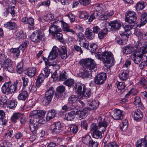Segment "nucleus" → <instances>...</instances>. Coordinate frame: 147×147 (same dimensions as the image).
<instances>
[{
	"label": "nucleus",
	"instance_id": "1",
	"mask_svg": "<svg viewBox=\"0 0 147 147\" xmlns=\"http://www.w3.org/2000/svg\"><path fill=\"white\" fill-rule=\"evenodd\" d=\"M61 50L56 46H54L48 56L49 59L51 60L54 59L59 55H61L62 59L66 58L67 54L65 47L63 46L61 47Z\"/></svg>",
	"mask_w": 147,
	"mask_h": 147
},
{
	"label": "nucleus",
	"instance_id": "2",
	"mask_svg": "<svg viewBox=\"0 0 147 147\" xmlns=\"http://www.w3.org/2000/svg\"><path fill=\"white\" fill-rule=\"evenodd\" d=\"M95 54L96 57L100 60H102L104 63L110 64L112 65L114 63V58L110 52H98L96 53Z\"/></svg>",
	"mask_w": 147,
	"mask_h": 147
},
{
	"label": "nucleus",
	"instance_id": "3",
	"mask_svg": "<svg viewBox=\"0 0 147 147\" xmlns=\"http://www.w3.org/2000/svg\"><path fill=\"white\" fill-rule=\"evenodd\" d=\"M97 121L99 123V125L100 127H102L98 130L94 131L92 134L93 137L96 139L101 138L102 137V132L105 131L108 125V123L105 121L104 120L103 121L101 116L98 117Z\"/></svg>",
	"mask_w": 147,
	"mask_h": 147
},
{
	"label": "nucleus",
	"instance_id": "4",
	"mask_svg": "<svg viewBox=\"0 0 147 147\" xmlns=\"http://www.w3.org/2000/svg\"><path fill=\"white\" fill-rule=\"evenodd\" d=\"M16 82L13 84H12L11 82L5 83L1 88L2 92L6 94L13 93L17 89V84L18 81L17 80Z\"/></svg>",
	"mask_w": 147,
	"mask_h": 147
},
{
	"label": "nucleus",
	"instance_id": "5",
	"mask_svg": "<svg viewBox=\"0 0 147 147\" xmlns=\"http://www.w3.org/2000/svg\"><path fill=\"white\" fill-rule=\"evenodd\" d=\"M84 69H87L92 71L93 70L95 71L96 64L94 60L91 59L87 58L81 60L80 62Z\"/></svg>",
	"mask_w": 147,
	"mask_h": 147
},
{
	"label": "nucleus",
	"instance_id": "6",
	"mask_svg": "<svg viewBox=\"0 0 147 147\" xmlns=\"http://www.w3.org/2000/svg\"><path fill=\"white\" fill-rule=\"evenodd\" d=\"M31 40L36 43H38L45 39V35L40 30H36L31 34L30 37Z\"/></svg>",
	"mask_w": 147,
	"mask_h": 147
},
{
	"label": "nucleus",
	"instance_id": "7",
	"mask_svg": "<svg viewBox=\"0 0 147 147\" xmlns=\"http://www.w3.org/2000/svg\"><path fill=\"white\" fill-rule=\"evenodd\" d=\"M38 119L31 116V119L29 120L30 128L32 133L35 134L38 128Z\"/></svg>",
	"mask_w": 147,
	"mask_h": 147
},
{
	"label": "nucleus",
	"instance_id": "8",
	"mask_svg": "<svg viewBox=\"0 0 147 147\" xmlns=\"http://www.w3.org/2000/svg\"><path fill=\"white\" fill-rule=\"evenodd\" d=\"M125 16V20L129 23H134L137 19V15L136 13L131 11H127Z\"/></svg>",
	"mask_w": 147,
	"mask_h": 147
},
{
	"label": "nucleus",
	"instance_id": "9",
	"mask_svg": "<svg viewBox=\"0 0 147 147\" xmlns=\"http://www.w3.org/2000/svg\"><path fill=\"white\" fill-rule=\"evenodd\" d=\"M54 92V88L51 87H50L47 90L45 93V98L46 105H48L51 101L53 96Z\"/></svg>",
	"mask_w": 147,
	"mask_h": 147
},
{
	"label": "nucleus",
	"instance_id": "10",
	"mask_svg": "<svg viewBox=\"0 0 147 147\" xmlns=\"http://www.w3.org/2000/svg\"><path fill=\"white\" fill-rule=\"evenodd\" d=\"M106 79V74L104 73H100L96 76L94 82L97 85L102 84L104 83Z\"/></svg>",
	"mask_w": 147,
	"mask_h": 147
},
{
	"label": "nucleus",
	"instance_id": "11",
	"mask_svg": "<svg viewBox=\"0 0 147 147\" xmlns=\"http://www.w3.org/2000/svg\"><path fill=\"white\" fill-rule=\"evenodd\" d=\"M113 114L111 116L114 119L120 120L123 118L125 113L123 111L119 109L114 110L113 111Z\"/></svg>",
	"mask_w": 147,
	"mask_h": 147
},
{
	"label": "nucleus",
	"instance_id": "12",
	"mask_svg": "<svg viewBox=\"0 0 147 147\" xmlns=\"http://www.w3.org/2000/svg\"><path fill=\"white\" fill-rule=\"evenodd\" d=\"M135 51L134 53L131 55V57L135 63L138 64L141 61L143 60V56L139 53L138 52H137L136 50Z\"/></svg>",
	"mask_w": 147,
	"mask_h": 147
},
{
	"label": "nucleus",
	"instance_id": "13",
	"mask_svg": "<svg viewBox=\"0 0 147 147\" xmlns=\"http://www.w3.org/2000/svg\"><path fill=\"white\" fill-rule=\"evenodd\" d=\"M79 41L80 42L79 44L81 46H83L84 47L87 49H89V42L86 40L84 35L82 33H80L79 35Z\"/></svg>",
	"mask_w": 147,
	"mask_h": 147
},
{
	"label": "nucleus",
	"instance_id": "14",
	"mask_svg": "<svg viewBox=\"0 0 147 147\" xmlns=\"http://www.w3.org/2000/svg\"><path fill=\"white\" fill-rule=\"evenodd\" d=\"M58 22H60L58 20L54 21L53 22V24L51 23L52 24L49 28V32L52 34L57 32H60L62 30L61 28L59 26L55 24V23H58Z\"/></svg>",
	"mask_w": 147,
	"mask_h": 147
},
{
	"label": "nucleus",
	"instance_id": "15",
	"mask_svg": "<svg viewBox=\"0 0 147 147\" xmlns=\"http://www.w3.org/2000/svg\"><path fill=\"white\" fill-rule=\"evenodd\" d=\"M79 100L78 96L74 95H71L68 99L70 104L74 109L78 106Z\"/></svg>",
	"mask_w": 147,
	"mask_h": 147
},
{
	"label": "nucleus",
	"instance_id": "16",
	"mask_svg": "<svg viewBox=\"0 0 147 147\" xmlns=\"http://www.w3.org/2000/svg\"><path fill=\"white\" fill-rule=\"evenodd\" d=\"M46 113V112L42 110H34L31 112L30 115V116L39 118L40 117H42Z\"/></svg>",
	"mask_w": 147,
	"mask_h": 147
},
{
	"label": "nucleus",
	"instance_id": "17",
	"mask_svg": "<svg viewBox=\"0 0 147 147\" xmlns=\"http://www.w3.org/2000/svg\"><path fill=\"white\" fill-rule=\"evenodd\" d=\"M21 20L22 22L29 25L28 27L30 30L33 29V26L34 24V20L33 18L24 17L22 18Z\"/></svg>",
	"mask_w": 147,
	"mask_h": 147
},
{
	"label": "nucleus",
	"instance_id": "18",
	"mask_svg": "<svg viewBox=\"0 0 147 147\" xmlns=\"http://www.w3.org/2000/svg\"><path fill=\"white\" fill-rule=\"evenodd\" d=\"M53 129H52V132L54 134H59L62 131L61 123L59 122H55L53 124Z\"/></svg>",
	"mask_w": 147,
	"mask_h": 147
},
{
	"label": "nucleus",
	"instance_id": "19",
	"mask_svg": "<svg viewBox=\"0 0 147 147\" xmlns=\"http://www.w3.org/2000/svg\"><path fill=\"white\" fill-rule=\"evenodd\" d=\"M147 146V136L144 138L138 140L136 144V147H146Z\"/></svg>",
	"mask_w": 147,
	"mask_h": 147
},
{
	"label": "nucleus",
	"instance_id": "20",
	"mask_svg": "<svg viewBox=\"0 0 147 147\" xmlns=\"http://www.w3.org/2000/svg\"><path fill=\"white\" fill-rule=\"evenodd\" d=\"M99 105V104L97 101H93L87 103L88 106L86 109L89 111L92 110L96 108Z\"/></svg>",
	"mask_w": 147,
	"mask_h": 147
},
{
	"label": "nucleus",
	"instance_id": "21",
	"mask_svg": "<svg viewBox=\"0 0 147 147\" xmlns=\"http://www.w3.org/2000/svg\"><path fill=\"white\" fill-rule=\"evenodd\" d=\"M85 35L88 39L91 40L94 39L95 36V34L93 32L92 30L90 28L86 29L85 32Z\"/></svg>",
	"mask_w": 147,
	"mask_h": 147
},
{
	"label": "nucleus",
	"instance_id": "22",
	"mask_svg": "<svg viewBox=\"0 0 147 147\" xmlns=\"http://www.w3.org/2000/svg\"><path fill=\"white\" fill-rule=\"evenodd\" d=\"M114 13V11L113 10L108 13H105L104 14H101L98 19L101 20H106L110 18Z\"/></svg>",
	"mask_w": 147,
	"mask_h": 147
},
{
	"label": "nucleus",
	"instance_id": "23",
	"mask_svg": "<svg viewBox=\"0 0 147 147\" xmlns=\"http://www.w3.org/2000/svg\"><path fill=\"white\" fill-rule=\"evenodd\" d=\"M6 64H5L3 66V68L11 73H13L14 72V69L13 67L12 64V62L11 60H8L6 61Z\"/></svg>",
	"mask_w": 147,
	"mask_h": 147
},
{
	"label": "nucleus",
	"instance_id": "24",
	"mask_svg": "<svg viewBox=\"0 0 147 147\" xmlns=\"http://www.w3.org/2000/svg\"><path fill=\"white\" fill-rule=\"evenodd\" d=\"M109 25L111 27V29L112 30H118L121 26L117 21L110 22L109 23Z\"/></svg>",
	"mask_w": 147,
	"mask_h": 147
},
{
	"label": "nucleus",
	"instance_id": "25",
	"mask_svg": "<svg viewBox=\"0 0 147 147\" xmlns=\"http://www.w3.org/2000/svg\"><path fill=\"white\" fill-rule=\"evenodd\" d=\"M82 69L83 70V71L80 72L79 74V76L80 77L83 78L88 77L89 76H91V71L89 70L84 69L83 67Z\"/></svg>",
	"mask_w": 147,
	"mask_h": 147
},
{
	"label": "nucleus",
	"instance_id": "26",
	"mask_svg": "<svg viewBox=\"0 0 147 147\" xmlns=\"http://www.w3.org/2000/svg\"><path fill=\"white\" fill-rule=\"evenodd\" d=\"M143 117V115L141 110L140 109L136 110L134 115V119L136 121H140Z\"/></svg>",
	"mask_w": 147,
	"mask_h": 147
},
{
	"label": "nucleus",
	"instance_id": "27",
	"mask_svg": "<svg viewBox=\"0 0 147 147\" xmlns=\"http://www.w3.org/2000/svg\"><path fill=\"white\" fill-rule=\"evenodd\" d=\"M36 72V68L35 67L28 68L25 71L26 74L30 78L33 77Z\"/></svg>",
	"mask_w": 147,
	"mask_h": 147
},
{
	"label": "nucleus",
	"instance_id": "28",
	"mask_svg": "<svg viewBox=\"0 0 147 147\" xmlns=\"http://www.w3.org/2000/svg\"><path fill=\"white\" fill-rule=\"evenodd\" d=\"M76 112V115L78 116L80 119H81L86 117L88 111L85 109H84L82 110H79Z\"/></svg>",
	"mask_w": 147,
	"mask_h": 147
},
{
	"label": "nucleus",
	"instance_id": "29",
	"mask_svg": "<svg viewBox=\"0 0 147 147\" xmlns=\"http://www.w3.org/2000/svg\"><path fill=\"white\" fill-rule=\"evenodd\" d=\"M76 112L74 110L68 112L65 115L66 119L69 121L72 120L75 117Z\"/></svg>",
	"mask_w": 147,
	"mask_h": 147
},
{
	"label": "nucleus",
	"instance_id": "30",
	"mask_svg": "<svg viewBox=\"0 0 147 147\" xmlns=\"http://www.w3.org/2000/svg\"><path fill=\"white\" fill-rule=\"evenodd\" d=\"M85 87V86L83 84H76L74 86L73 89L76 90V92L77 94L81 95L82 88L83 89Z\"/></svg>",
	"mask_w": 147,
	"mask_h": 147
},
{
	"label": "nucleus",
	"instance_id": "31",
	"mask_svg": "<svg viewBox=\"0 0 147 147\" xmlns=\"http://www.w3.org/2000/svg\"><path fill=\"white\" fill-rule=\"evenodd\" d=\"M28 94L25 90H22L18 96V99L20 100H24L27 98Z\"/></svg>",
	"mask_w": 147,
	"mask_h": 147
},
{
	"label": "nucleus",
	"instance_id": "32",
	"mask_svg": "<svg viewBox=\"0 0 147 147\" xmlns=\"http://www.w3.org/2000/svg\"><path fill=\"white\" fill-rule=\"evenodd\" d=\"M4 26L6 28L10 30H13L16 29L17 26L16 24L14 22H9L5 24Z\"/></svg>",
	"mask_w": 147,
	"mask_h": 147
},
{
	"label": "nucleus",
	"instance_id": "33",
	"mask_svg": "<svg viewBox=\"0 0 147 147\" xmlns=\"http://www.w3.org/2000/svg\"><path fill=\"white\" fill-rule=\"evenodd\" d=\"M134 50L133 47L127 46L123 47V52L126 54H129L131 53Z\"/></svg>",
	"mask_w": 147,
	"mask_h": 147
},
{
	"label": "nucleus",
	"instance_id": "34",
	"mask_svg": "<svg viewBox=\"0 0 147 147\" xmlns=\"http://www.w3.org/2000/svg\"><path fill=\"white\" fill-rule=\"evenodd\" d=\"M45 79V76L43 74L41 73L38 77L36 83V86L39 87L40 84L43 82Z\"/></svg>",
	"mask_w": 147,
	"mask_h": 147
},
{
	"label": "nucleus",
	"instance_id": "35",
	"mask_svg": "<svg viewBox=\"0 0 147 147\" xmlns=\"http://www.w3.org/2000/svg\"><path fill=\"white\" fill-rule=\"evenodd\" d=\"M128 73V71H124L121 74H119V77L120 79L123 81L126 80L129 77Z\"/></svg>",
	"mask_w": 147,
	"mask_h": 147
},
{
	"label": "nucleus",
	"instance_id": "36",
	"mask_svg": "<svg viewBox=\"0 0 147 147\" xmlns=\"http://www.w3.org/2000/svg\"><path fill=\"white\" fill-rule=\"evenodd\" d=\"M128 125L127 120H124L120 125V128L123 131H125L127 129Z\"/></svg>",
	"mask_w": 147,
	"mask_h": 147
},
{
	"label": "nucleus",
	"instance_id": "37",
	"mask_svg": "<svg viewBox=\"0 0 147 147\" xmlns=\"http://www.w3.org/2000/svg\"><path fill=\"white\" fill-rule=\"evenodd\" d=\"M91 90L90 89H86L85 87L83 88V90L82 92V96L89 98L91 95Z\"/></svg>",
	"mask_w": 147,
	"mask_h": 147
},
{
	"label": "nucleus",
	"instance_id": "38",
	"mask_svg": "<svg viewBox=\"0 0 147 147\" xmlns=\"http://www.w3.org/2000/svg\"><path fill=\"white\" fill-rule=\"evenodd\" d=\"M108 31L107 29L101 30L98 34V38L100 39L103 38L108 33Z\"/></svg>",
	"mask_w": 147,
	"mask_h": 147
},
{
	"label": "nucleus",
	"instance_id": "39",
	"mask_svg": "<svg viewBox=\"0 0 147 147\" xmlns=\"http://www.w3.org/2000/svg\"><path fill=\"white\" fill-rule=\"evenodd\" d=\"M140 19V24L141 25H144L147 22V14L144 13L141 16Z\"/></svg>",
	"mask_w": 147,
	"mask_h": 147
},
{
	"label": "nucleus",
	"instance_id": "40",
	"mask_svg": "<svg viewBox=\"0 0 147 147\" xmlns=\"http://www.w3.org/2000/svg\"><path fill=\"white\" fill-rule=\"evenodd\" d=\"M117 85L118 89L121 90V92L123 93L124 92V88H125L126 85L124 82H117Z\"/></svg>",
	"mask_w": 147,
	"mask_h": 147
},
{
	"label": "nucleus",
	"instance_id": "41",
	"mask_svg": "<svg viewBox=\"0 0 147 147\" xmlns=\"http://www.w3.org/2000/svg\"><path fill=\"white\" fill-rule=\"evenodd\" d=\"M92 140L91 136L88 135L86 136L82 139L83 142L86 145H89Z\"/></svg>",
	"mask_w": 147,
	"mask_h": 147
},
{
	"label": "nucleus",
	"instance_id": "42",
	"mask_svg": "<svg viewBox=\"0 0 147 147\" xmlns=\"http://www.w3.org/2000/svg\"><path fill=\"white\" fill-rule=\"evenodd\" d=\"M22 117V114L19 113H14L11 117V120L12 122H15L18 119Z\"/></svg>",
	"mask_w": 147,
	"mask_h": 147
},
{
	"label": "nucleus",
	"instance_id": "43",
	"mask_svg": "<svg viewBox=\"0 0 147 147\" xmlns=\"http://www.w3.org/2000/svg\"><path fill=\"white\" fill-rule=\"evenodd\" d=\"M135 101L134 102V104L135 105L137 106L138 107H140L143 109L144 107L142 105V103L141 102V100L138 96H136L135 98Z\"/></svg>",
	"mask_w": 147,
	"mask_h": 147
},
{
	"label": "nucleus",
	"instance_id": "44",
	"mask_svg": "<svg viewBox=\"0 0 147 147\" xmlns=\"http://www.w3.org/2000/svg\"><path fill=\"white\" fill-rule=\"evenodd\" d=\"M56 115V111L54 109H51L49 110L47 113V116L49 119L54 117Z\"/></svg>",
	"mask_w": 147,
	"mask_h": 147
},
{
	"label": "nucleus",
	"instance_id": "45",
	"mask_svg": "<svg viewBox=\"0 0 147 147\" xmlns=\"http://www.w3.org/2000/svg\"><path fill=\"white\" fill-rule=\"evenodd\" d=\"M8 60H11L9 59H6L5 55L3 54H0V63L3 66L6 64V61Z\"/></svg>",
	"mask_w": 147,
	"mask_h": 147
},
{
	"label": "nucleus",
	"instance_id": "46",
	"mask_svg": "<svg viewBox=\"0 0 147 147\" xmlns=\"http://www.w3.org/2000/svg\"><path fill=\"white\" fill-rule=\"evenodd\" d=\"M146 5V2H139L136 5V9L137 11L143 9Z\"/></svg>",
	"mask_w": 147,
	"mask_h": 147
},
{
	"label": "nucleus",
	"instance_id": "47",
	"mask_svg": "<svg viewBox=\"0 0 147 147\" xmlns=\"http://www.w3.org/2000/svg\"><path fill=\"white\" fill-rule=\"evenodd\" d=\"M74 109L73 107L70 105V104H68L63 106L62 107V109L64 111V112H66L67 111L71 110V109Z\"/></svg>",
	"mask_w": 147,
	"mask_h": 147
},
{
	"label": "nucleus",
	"instance_id": "48",
	"mask_svg": "<svg viewBox=\"0 0 147 147\" xmlns=\"http://www.w3.org/2000/svg\"><path fill=\"white\" fill-rule=\"evenodd\" d=\"M115 42L120 45H125L126 43V40H123L119 36H117L115 39Z\"/></svg>",
	"mask_w": 147,
	"mask_h": 147
},
{
	"label": "nucleus",
	"instance_id": "49",
	"mask_svg": "<svg viewBox=\"0 0 147 147\" xmlns=\"http://www.w3.org/2000/svg\"><path fill=\"white\" fill-rule=\"evenodd\" d=\"M134 34L138 37L141 38H143L144 36H146V34H143L140 31V29H136L134 32Z\"/></svg>",
	"mask_w": 147,
	"mask_h": 147
},
{
	"label": "nucleus",
	"instance_id": "50",
	"mask_svg": "<svg viewBox=\"0 0 147 147\" xmlns=\"http://www.w3.org/2000/svg\"><path fill=\"white\" fill-rule=\"evenodd\" d=\"M23 63L22 62H20L17 65V71L18 73L20 74L22 73L23 72Z\"/></svg>",
	"mask_w": 147,
	"mask_h": 147
},
{
	"label": "nucleus",
	"instance_id": "51",
	"mask_svg": "<svg viewBox=\"0 0 147 147\" xmlns=\"http://www.w3.org/2000/svg\"><path fill=\"white\" fill-rule=\"evenodd\" d=\"M28 44L29 42L28 41H25L23 42L19 46V48L23 52Z\"/></svg>",
	"mask_w": 147,
	"mask_h": 147
},
{
	"label": "nucleus",
	"instance_id": "52",
	"mask_svg": "<svg viewBox=\"0 0 147 147\" xmlns=\"http://www.w3.org/2000/svg\"><path fill=\"white\" fill-rule=\"evenodd\" d=\"M66 73L64 71H62L60 74L59 80L60 81H64L67 78L66 75Z\"/></svg>",
	"mask_w": 147,
	"mask_h": 147
},
{
	"label": "nucleus",
	"instance_id": "53",
	"mask_svg": "<svg viewBox=\"0 0 147 147\" xmlns=\"http://www.w3.org/2000/svg\"><path fill=\"white\" fill-rule=\"evenodd\" d=\"M74 83V80L72 79H68L66 81L63 82L64 84L69 87L71 86Z\"/></svg>",
	"mask_w": 147,
	"mask_h": 147
},
{
	"label": "nucleus",
	"instance_id": "54",
	"mask_svg": "<svg viewBox=\"0 0 147 147\" xmlns=\"http://www.w3.org/2000/svg\"><path fill=\"white\" fill-rule=\"evenodd\" d=\"M8 107L11 109H13L16 107L17 104L14 100L9 101L7 102Z\"/></svg>",
	"mask_w": 147,
	"mask_h": 147
},
{
	"label": "nucleus",
	"instance_id": "55",
	"mask_svg": "<svg viewBox=\"0 0 147 147\" xmlns=\"http://www.w3.org/2000/svg\"><path fill=\"white\" fill-rule=\"evenodd\" d=\"M136 51L143 55V54L147 53V46L146 45L145 47H142L140 49V50L137 49Z\"/></svg>",
	"mask_w": 147,
	"mask_h": 147
},
{
	"label": "nucleus",
	"instance_id": "56",
	"mask_svg": "<svg viewBox=\"0 0 147 147\" xmlns=\"http://www.w3.org/2000/svg\"><path fill=\"white\" fill-rule=\"evenodd\" d=\"M52 35L53 36L55 37L56 39H58L59 41H61L63 39V35L60 32L54 33Z\"/></svg>",
	"mask_w": 147,
	"mask_h": 147
},
{
	"label": "nucleus",
	"instance_id": "57",
	"mask_svg": "<svg viewBox=\"0 0 147 147\" xmlns=\"http://www.w3.org/2000/svg\"><path fill=\"white\" fill-rule=\"evenodd\" d=\"M99 14H100L99 13L97 12V11L93 13L90 15V17L88 19L89 22H92L94 20L97 18Z\"/></svg>",
	"mask_w": 147,
	"mask_h": 147
},
{
	"label": "nucleus",
	"instance_id": "58",
	"mask_svg": "<svg viewBox=\"0 0 147 147\" xmlns=\"http://www.w3.org/2000/svg\"><path fill=\"white\" fill-rule=\"evenodd\" d=\"M7 98L5 95L2 96L0 99V106L2 105L3 106L7 102Z\"/></svg>",
	"mask_w": 147,
	"mask_h": 147
},
{
	"label": "nucleus",
	"instance_id": "59",
	"mask_svg": "<svg viewBox=\"0 0 147 147\" xmlns=\"http://www.w3.org/2000/svg\"><path fill=\"white\" fill-rule=\"evenodd\" d=\"M20 49L19 47L18 48H12L10 49V51L11 53L16 54V56L18 57L19 56Z\"/></svg>",
	"mask_w": 147,
	"mask_h": 147
},
{
	"label": "nucleus",
	"instance_id": "60",
	"mask_svg": "<svg viewBox=\"0 0 147 147\" xmlns=\"http://www.w3.org/2000/svg\"><path fill=\"white\" fill-rule=\"evenodd\" d=\"M98 126H97L96 125L95 123H92L90 126V129L92 131H94L96 130H98L99 129H100L102 127H100L99 125V123L98 121Z\"/></svg>",
	"mask_w": 147,
	"mask_h": 147
},
{
	"label": "nucleus",
	"instance_id": "61",
	"mask_svg": "<svg viewBox=\"0 0 147 147\" xmlns=\"http://www.w3.org/2000/svg\"><path fill=\"white\" fill-rule=\"evenodd\" d=\"M97 45L95 43H92L90 46V49L89 50L90 51L91 53H94L97 49Z\"/></svg>",
	"mask_w": 147,
	"mask_h": 147
},
{
	"label": "nucleus",
	"instance_id": "62",
	"mask_svg": "<svg viewBox=\"0 0 147 147\" xmlns=\"http://www.w3.org/2000/svg\"><path fill=\"white\" fill-rule=\"evenodd\" d=\"M78 130V127L75 125H72L70 127V130L71 132L73 134H76Z\"/></svg>",
	"mask_w": 147,
	"mask_h": 147
},
{
	"label": "nucleus",
	"instance_id": "63",
	"mask_svg": "<svg viewBox=\"0 0 147 147\" xmlns=\"http://www.w3.org/2000/svg\"><path fill=\"white\" fill-rule=\"evenodd\" d=\"M14 6H12V7L9 6L8 7L7 10V12L11 13L13 16H14L15 14V11L14 9Z\"/></svg>",
	"mask_w": 147,
	"mask_h": 147
},
{
	"label": "nucleus",
	"instance_id": "64",
	"mask_svg": "<svg viewBox=\"0 0 147 147\" xmlns=\"http://www.w3.org/2000/svg\"><path fill=\"white\" fill-rule=\"evenodd\" d=\"M79 17L80 18L86 19L88 18V15L87 13L84 12H81L79 15Z\"/></svg>",
	"mask_w": 147,
	"mask_h": 147
}]
</instances>
